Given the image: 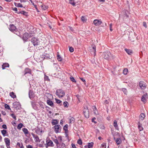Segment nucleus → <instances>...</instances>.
<instances>
[{"label": "nucleus", "instance_id": "nucleus-1", "mask_svg": "<svg viewBox=\"0 0 148 148\" xmlns=\"http://www.w3.org/2000/svg\"><path fill=\"white\" fill-rule=\"evenodd\" d=\"M96 47L95 45H92L90 46L88 48V51L91 53L92 54H93L95 56L96 54Z\"/></svg>", "mask_w": 148, "mask_h": 148}, {"label": "nucleus", "instance_id": "nucleus-2", "mask_svg": "<svg viewBox=\"0 0 148 148\" xmlns=\"http://www.w3.org/2000/svg\"><path fill=\"white\" fill-rule=\"evenodd\" d=\"M56 94L60 98L63 97L65 95L64 91L62 89H58L56 92Z\"/></svg>", "mask_w": 148, "mask_h": 148}, {"label": "nucleus", "instance_id": "nucleus-3", "mask_svg": "<svg viewBox=\"0 0 148 148\" xmlns=\"http://www.w3.org/2000/svg\"><path fill=\"white\" fill-rule=\"evenodd\" d=\"M103 56L104 59L108 60L111 58V54L109 51H106L103 53Z\"/></svg>", "mask_w": 148, "mask_h": 148}, {"label": "nucleus", "instance_id": "nucleus-4", "mask_svg": "<svg viewBox=\"0 0 148 148\" xmlns=\"http://www.w3.org/2000/svg\"><path fill=\"white\" fill-rule=\"evenodd\" d=\"M83 113L85 117L88 118L89 116V112L88 108L87 107H84L83 110Z\"/></svg>", "mask_w": 148, "mask_h": 148}, {"label": "nucleus", "instance_id": "nucleus-5", "mask_svg": "<svg viewBox=\"0 0 148 148\" xmlns=\"http://www.w3.org/2000/svg\"><path fill=\"white\" fill-rule=\"evenodd\" d=\"M46 143L47 145L46 146V147H47V146L51 147H53L54 145L53 142L51 140H50L49 138H47L46 139Z\"/></svg>", "mask_w": 148, "mask_h": 148}, {"label": "nucleus", "instance_id": "nucleus-6", "mask_svg": "<svg viewBox=\"0 0 148 148\" xmlns=\"http://www.w3.org/2000/svg\"><path fill=\"white\" fill-rule=\"evenodd\" d=\"M31 41L33 44L35 46L38 44V40L36 38H33L31 40Z\"/></svg>", "mask_w": 148, "mask_h": 148}, {"label": "nucleus", "instance_id": "nucleus-7", "mask_svg": "<svg viewBox=\"0 0 148 148\" xmlns=\"http://www.w3.org/2000/svg\"><path fill=\"white\" fill-rule=\"evenodd\" d=\"M5 142L7 148H10V139L8 138H4Z\"/></svg>", "mask_w": 148, "mask_h": 148}, {"label": "nucleus", "instance_id": "nucleus-8", "mask_svg": "<svg viewBox=\"0 0 148 148\" xmlns=\"http://www.w3.org/2000/svg\"><path fill=\"white\" fill-rule=\"evenodd\" d=\"M93 23L95 26H98L102 23V22L101 20L95 19Z\"/></svg>", "mask_w": 148, "mask_h": 148}, {"label": "nucleus", "instance_id": "nucleus-9", "mask_svg": "<svg viewBox=\"0 0 148 148\" xmlns=\"http://www.w3.org/2000/svg\"><path fill=\"white\" fill-rule=\"evenodd\" d=\"M139 86L142 89H144L146 88L145 83L143 81H141L139 82Z\"/></svg>", "mask_w": 148, "mask_h": 148}, {"label": "nucleus", "instance_id": "nucleus-10", "mask_svg": "<svg viewBox=\"0 0 148 148\" xmlns=\"http://www.w3.org/2000/svg\"><path fill=\"white\" fill-rule=\"evenodd\" d=\"M9 29L12 32L15 31L16 30V28L15 26L12 24H10L9 26Z\"/></svg>", "mask_w": 148, "mask_h": 148}, {"label": "nucleus", "instance_id": "nucleus-11", "mask_svg": "<svg viewBox=\"0 0 148 148\" xmlns=\"http://www.w3.org/2000/svg\"><path fill=\"white\" fill-rule=\"evenodd\" d=\"M54 127L55 129V131L56 133L59 132L60 130V125H55Z\"/></svg>", "mask_w": 148, "mask_h": 148}, {"label": "nucleus", "instance_id": "nucleus-12", "mask_svg": "<svg viewBox=\"0 0 148 148\" xmlns=\"http://www.w3.org/2000/svg\"><path fill=\"white\" fill-rule=\"evenodd\" d=\"M147 95V93H146L145 94L143 95L141 97V100L144 103H145L147 101L146 98Z\"/></svg>", "mask_w": 148, "mask_h": 148}, {"label": "nucleus", "instance_id": "nucleus-13", "mask_svg": "<svg viewBox=\"0 0 148 148\" xmlns=\"http://www.w3.org/2000/svg\"><path fill=\"white\" fill-rule=\"evenodd\" d=\"M32 135L33 137L34 138L35 142H40V140H39L38 136L35 134H32Z\"/></svg>", "mask_w": 148, "mask_h": 148}, {"label": "nucleus", "instance_id": "nucleus-14", "mask_svg": "<svg viewBox=\"0 0 148 148\" xmlns=\"http://www.w3.org/2000/svg\"><path fill=\"white\" fill-rule=\"evenodd\" d=\"M29 97L30 99L33 98L34 97V93L31 90L29 91Z\"/></svg>", "mask_w": 148, "mask_h": 148}, {"label": "nucleus", "instance_id": "nucleus-15", "mask_svg": "<svg viewBox=\"0 0 148 148\" xmlns=\"http://www.w3.org/2000/svg\"><path fill=\"white\" fill-rule=\"evenodd\" d=\"M113 125L116 129L119 130V128L117 124V122L115 120L114 121Z\"/></svg>", "mask_w": 148, "mask_h": 148}, {"label": "nucleus", "instance_id": "nucleus-16", "mask_svg": "<svg viewBox=\"0 0 148 148\" xmlns=\"http://www.w3.org/2000/svg\"><path fill=\"white\" fill-rule=\"evenodd\" d=\"M13 104L14 107L16 108H19L20 107V105L19 102H14Z\"/></svg>", "mask_w": 148, "mask_h": 148}, {"label": "nucleus", "instance_id": "nucleus-17", "mask_svg": "<svg viewBox=\"0 0 148 148\" xmlns=\"http://www.w3.org/2000/svg\"><path fill=\"white\" fill-rule=\"evenodd\" d=\"M27 73L31 74V71L30 69L28 68H26L25 70L24 75H25Z\"/></svg>", "mask_w": 148, "mask_h": 148}, {"label": "nucleus", "instance_id": "nucleus-18", "mask_svg": "<svg viewBox=\"0 0 148 148\" xmlns=\"http://www.w3.org/2000/svg\"><path fill=\"white\" fill-rule=\"evenodd\" d=\"M2 69H5L6 67H8L9 66V65L7 63H3L2 66Z\"/></svg>", "mask_w": 148, "mask_h": 148}, {"label": "nucleus", "instance_id": "nucleus-19", "mask_svg": "<svg viewBox=\"0 0 148 148\" xmlns=\"http://www.w3.org/2000/svg\"><path fill=\"white\" fill-rule=\"evenodd\" d=\"M47 104L51 107L53 106V102L50 100L49 99L47 101Z\"/></svg>", "mask_w": 148, "mask_h": 148}, {"label": "nucleus", "instance_id": "nucleus-20", "mask_svg": "<svg viewBox=\"0 0 148 148\" xmlns=\"http://www.w3.org/2000/svg\"><path fill=\"white\" fill-rule=\"evenodd\" d=\"M145 117V115L143 113H141L139 116V119L141 120H143Z\"/></svg>", "mask_w": 148, "mask_h": 148}, {"label": "nucleus", "instance_id": "nucleus-21", "mask_svg": "<svg viewBox=\"0 0 148 148\" xmlns=\"http://www.w3.org/2000/svg\"><path fill=\"white\" fill-rule=\"evenodd\" d=\"M28 38V35L27 34H23V39L24 40H26Z\"/></svg>", "mask_w": 148, "mask_h": 148}, {"label": "nucleus", "instance_id": "nucleus-22", "mask_svg": "<svg viewBox=\"0 0 148 148\" xmlns=\"http://www.w3.org/2000/svg\"><path fill=\"white\" fill-rule=\"evenodd\" d=\"M92 109L95 114H98V112L97 110L96 107L95 106H93Z\"/></svg>", "mask_w": 148, "mask_h": 148}, {"label": "nucleus", "instance_id": "nucleus-23", "mask_svg": "<svg viewBox=\"0 0 148 148\" xmlns=\"http://www.w3.org/2000/svg\"><path fill=\"white\" fill-rule=\"evenodd\" d=\"M1 133L4 136H6V134L7 133V131L5 130H3L1 131Z\"/></svg>", "mask_w": 148, "mask_h": 148}, {"label": "nucleus", "instance_id": "nucleus-24", "mask_svg": "<svg viewBox=\"0 0 148 148\" xmlns=\"http://www.w3.org/2000/svg\"><path fill=\"white\" fill-rule=\"evenodd\" d=\"M116 142L117 145H119L121 143V140L119 138H118L116 139Z\"/></svg>", "mask_w": 148, "mask_h": 148}, {"label": "nucleus", "instance_id": "nucleus-25", "mask_svg": "<svg viewBox=\"0 0 148 148\" xmlns=\"http://www.w3.org/2000/svg\"><path fill=\"white\" fill-rule=\"evenodd\" d=\"M58 123V122L57 120L56 119H53L52 120V123L53 125H56Z\"/></svg>", "mask_w": 148, "mask_h": 148}, {"label": "nucleus", "instance_id": "nucleus-26", "mask_svg": "<svg viewBox=\"0 0 148 148\" xmlns=\"http://www.w3.org/2000/svg\"><path fill=\"white\" fill-rule=\"evenodd\" d=\"M10 96L13 98H14L16 97V95H15L13 92H11L10 94Z\"/></svg>", "mask_w": 148, "mask_h": 148}, {"label": "nucleus", "instance_id": "nucleus-27", "mask_svg": "<svg viewBox=\"0 0 148 148\" xmlns=\"http://www.w3.org/2000/svg\"><path fill=\"white\" fill-rule=\"evenodd\" d=\"M69 3L73 6H75L76 3L74 2L73 0H69Z\"/></svg>", "mask_w": 148, "mask_h": 148}, {"label": "nucleus", "instance_id": "nucleus-28", "mask_svg": "<svg viewBox=\"0 0 148 148\" xmlns=\"http://www.w3.org/2000/svg\"><path fill=\"white\" fill-rule=\"evenodd\" d=\"M93 145V143L92 142L88 143V148H92Z\"/></svg>", "mask_w": 148, "mask_h": 148}, {"label": "nucleus", "instance_id": "nucleus-29", "mask_svg": "<svg viewBox=\"0 0 148 148\" xmlns=\"http://www.w3.org/2000/svg\"><path fill=\"white\" fill-rule=\"evenodd\" d=\"M22 130L25 134H27L28 133V131L27 129L23 128L22 129Z\"/></svg>", "mask_w": 148, "mask_h": 148}, {"label": "nucleus", "instance_id": "nucleus-30", "mask_svg": "<svg viewBox=\"0 0 148 148\" xmlns=\"http://www.w3.org/2000/svg\"><path fill=\"white\" fill-rule=\"evenodd\" d=\"M17 145L18 147H19L20 148H24L23 145L22 143H20L18 142L17 143Z\"/></svg>", "mask_w": 148, "mask_h": 148}, {"label": "nucleus", "instance_id": "nucleus-31", "mask_svg": "<svg viewBox=\"0 0 148 148\" xmlns=\"http://www.w3.org/2000/svg\"><path fill=\"white\" fill-rule=\"evenodd\" d=\"M138 128L140 131L143 130V128L141 124H140V123H139V124L138 125Z\"/></svg>", "mask_w": 148, "mask_h": 148}, {"label": "nucleus", "instance_id": "nucleus-32", "mask_svg": "<svg viewBox=\"0 0 148 148\" xmlns=\"http://www.w3.org/2000/svg\"><path fill=\"white\" fill-rule=\"evenodd\" d=\"M23 126V125L21 123H19L17 126V128L18 129H21Z\"/></svg>", "mask_w": 148, "mask_h": 148}, {"label": "nucleus", "instance_id": "nucleus-33", "mask_svg": "<svg viewBox=\"0 0 148 148\" xmlns=\"http://www.w3.org/2000/svg\"><path fill=\"white\" fill-rule=\"evenodd\" d=\"M128 72V69H125L123 71V73L125 75L127 74V73Z\"/></svg>", "mask_w": 148, "mask_h": 148}, {"label": "nucleus", "instance_id": "nucleus-34", "mask_svg": "<svg viewBox=\"0 0 148 148\" xmlns=\"http://www.w3.org/2000/svg\"><path fill=\"white\" fill-rule=\"evenodd\" d=\"M68 125L66 124V125L63 127L64 130L65 131H68Z\"/></svg>", "mask_w": 148, "mask_h": 148}, {"label": "nucleus", "instance_id": "nucleus-35", "mask_svg": "<svg viewBox=\"0 0 148 148\" xmlns=\"http://www.w3.org/2000/svg\"><path fill=\"white\" fill-rule=\"evenodd\" d=\"M81 20L84 22H86L87 19L84 16H82L81 17Z\"/></svg>", "mask_w": 148, "mask_h": 148}, {"label": "nucleus", "instance_id": "nucleus-36", "mask_svg": "<svg viewBox=\"0 0 148 148\" xmlns=\"http://www.w3.org/2000/svg\"><path fill=\"white\" fill-rule=\"evenodd\" d=\"M41 6L42 7V9L44 10H45L46 9H47L48 8V7L47 6H46L44 5H41Z\"/></svg>", "mask_w": 148, "mask_h": 148}, {"label": "nucleus", "instance_id": "nucleus-37", "mask_svg": "<svg viewBox=\"0 0 148 148\" xmlns=\"http://www.w3.org/2000/svg\"><path fill=\"white\" fill-rule=\"evenodd\" d=\"M4 106H5V108L6 109H8V110H10V108L9 106L7 104H5L4 105Z\"/></svg>", "mask_w": 148, "mask_h": 148}, {"label": "nucleus", "instance_id": "nucleus-38", "mask_svg": "<svg viewBox=\"0 0 148 148\" xmlns=\"http://www.w3.org/2000/svg\"><path fill=\"white\" fill-rule=\"evenodd\" d=\"M63 104L65 107H68L69 103L67 101H65L64 102Z\"/></svg>", "mask_w": 148, "mask_h": 148}, {"label": "nucleus", "instance_id": "nucleus-39", "mask_svg": "<svg viewBox=\"0 0 148 148\" xmlns=\"http://www.w3.org/2000/svg\"><path fill=\"white\" fill-rule=\"evenodd\" d=\"M57 57V59L58 60V61H61L62 60V59L60 56L59 55H58Z\"/></svg>", "mask_w": 148, "mask_h": 148}, {"label": "nucleus", "instance_id": "nucleus-40", "mask_svg": "<svg viewBox=\"0 0 148 148\" xmlns=\"http://www.w3.org/2000/svg\"><path fill=\"white\" fill-rule=\"evenodd\" d=\"M70 79L71 80L72 82H76V80H75V79L73 77H70Z\"/></svg>", "mask_w": 148, "mask_h": 148}, {"label": "nucleus", "instance_id": "nucleus-41", "mask_svg": "<svg viewBox=\"0 0 148 148\" xmlns=\"http://www.w3.org/2000/svg\"><path fill=\"white\" fill-rule=\"evenodd\" d=\"M69 50L71 52H72L74 51V49L72 47H70L69 48Z\"/></svg>", "mask_w": 148, "mask_h": 148}, {"label": "nucleus", "instance_id": "nucleus-42", "mask_svg": "<svg viewBox=\"0 0 148 148\" xmlns=\"http://www.w3.org/2000/svg\"><path fill=\"white\" fill-rule=\"evenodd\" d=\"M74 119L73 118H72L70 120V123H72L74 122Z\"/></svg>", "mask_w": 148, "mask_h": 148}, {"label": "nucleus", "instance_id": "nucleus-43", "mask_svg": "<svg viewBox=\"0 0 148 148\" xmlns=\"http://www.w3.org/2000/svg\"><path fill=\"white\" fill-rule=\"evenodd\" d=\"M55 100L56 102L58 104H59L62 102V101L59 99H55Z\"/></svg>", "mask_w": 148, "mask_h": 148}, {"label": "nucleus", "instance_id": "nucleus-44", "mask_svg": "<svg viewBox=\"0 0 148 148\" xmlns=\"http://www.w3.org/2000/svg\"><path fill=\"white\" fill-rule=\"evenodd\" d=\"M77 143L79 145H82V140L80 139H79L78 140Z\"/></svg>", "mask_w": 148, "mask_h": 148}, {"label": "nucleus", "instance_id": "nucleus-45", "mask_svg": "<svg viewBox=\"0 0 148 148\" xmlns=\"http://www.w3.org/2000/svg\"><path fill=\"white\" fill-rule=\"evenodd\" d=\"M53 141L54 142L56 143L57 145L59 144L58 141L57 139H55L53 140Z\"/></svg>", "mask_w": 148, "mask_h": 148}, {"label": "nucleus", "instance_id": "nucleus-46", "mask_svg": "<svg viewBox=\"0 0 148 148\" xmlns=\"http://www.w3.org/2000/svg\"><path fill=\"white\" fill-rule=\"evenodd\" d=\"M60 148H66L65 144L63 143H62L61 144V146Z\"/></svg>", "mask_w": 148, "mask_h": 148}, {"label": "nucleus", "instance_id": "nucleus-47", "mask_svg": "<svg viewBox=\"0 0 148 148\" xmlns=\"http://www.w3.org/2000/svg\"><path fill=\"white\" fill-rule=\"evenodd\" d=\"M122 90L123 92H124L125 94H126V93L127 92V90L125 88H123L122 89Z\"/></svg>", "mask_w": 148, "mask_h": 148}, {"label": "nucleus", "instance_id": "nucleus-48", "mask_svg": "<svg viewBox=\"0 0 148 148\" xmlns=\"http://www.w3.org/2000/svg\"><path fill=\"white\" fill-rule=\"evenodd\" d=\"M45 79L46 80L49 81V79L47 75H45Z\"/></svg>", "mask_w": 148, "mask_h": 148}, {"label": "nucleus", "instance_id": "nucleus-49", "mask_svg": "<svg viewBox=\"0 0 148 148\" xmlns=\"http://www.w3.org/2000/svg\"><path fill=\"white\" fill-rule=\"evenodd\" d=\"M11 116L15 120H16V116L13 114H12Z\"/></svg>", "mask_w": 148, "mask_h": 148}, {"label": "nucleus", "instance_id": "nucleus-50", "mask_svg": "<svg viewBox=\"0 0 148 148\" xmlns=\"http://www.w3.org/2000/svg\"><path fill=\"white\" fill-rule=\"evenodd\" d=\"M125 50L129 55L130 54V50L129 49H125Z\"/></svg>", "mask_w": 148, "mask_h": 148}, {"label": "nucleus", "instance_id": "nucleus-51", "mask_svg": "<svg viewBox=\"0 0 148 148\" xmlns=\"http://www.w3.org/2000/svg\"><path fill=\"white\" fill-rule=\"evenodd\" d=\"M19 13L23 14L24 15H25L26 14H27L26 12H25L24 11H21V12H19Z\"/></svg>", "mask_w": 148, "mask_h": 148}, {"label": "nucleus", "instance_id": "nucleus-52", "mask_svg": "<svg viewBox=\"0 0 148 148\" xmlns=\"http://www.w3.org/2000/svg\"><path fill=\"white\" fill-rule=\"evenodd\" d=\"M17 6L19 7H23L22 5L20 3H18Z\"/></svg>", "mask_w": 148, "mask_h": 148}, {"label": "nucleus", "instance_id": "nucleus-53", "mask_svg": "<svg viewBox=\"0 0 148 148\" xmlns=\"http://www.w3.org/2000/svg\"><path fill=\"white\" fill-rule=\"evenodd\" d=\"M2 127H3V129H7V126L5 125L4 124V125H3L2 126Z\"/></svg>", "mask_w": 148, "mask_h": 148}, {"label": "nucleus", "instance_id": "nucleus-54", "mask_svg": "<svg viewBox=\"0 0 148 148\" xmlns=\"http://www.w3.org/2000/svg\"><path fill=\"white\" fill-rule=\"evenodd\" d=\"M112 24L111 23L110 25V30L111 31H112Z\"/></svg>", "mask_w": 148, "mask_h": 148}, {"label": "nucleus", "instance_id": "nucleus-55", "mask_svg": "<svg viewBox=\"0 0 148 148\" xmlns=\"http://www.w3.org/2000/svg\"><path fill=\"white\" fill-rule=\"evenodd\" d=\"M143 26H144L146 28L147 27L146 23L145 22H143Z\"/></svg>", "mask_w": 148, "mask_h": 148}, {"label": "nucleus", "instance_id": "nucleus-56", "mask_svg": "<svg viewBox=\"0 0 148 148\" xmlns=\"http://www.w3.org/2000/svg\"><path fill=\"white\" fill-rule=\"evenodd\" d=\"M101 147L102 148H106V146L105 144H103L101 145Z\"/></svg>", "mask_w": 148, "mask_h": 148}, {"label": "nucleus", "instance_id": "nucleus-57", "mask_svg": "<svg viewBox=\"0 0 148 148\" xmlns=\"http://www.w3.org/2000/svg\"><path fill=\"white\" fill-rule=\"evenodd\" d=\"M95 119H96V118L95 117H94L92 119V122H94V123H95V124H96L97 123L95 121H94V120Z\"/></svg>", "mask_w": 148, "mask_h": 148}, {"label": "nucleus", "instance_id": "nucleus-58", "mask_svg": "<svg viewBox=\"0 0 148 148\" xmlns=\"http://www.w3.org/2000/svg\"><path fill=\"white\" fill-rule=\"evenodd\" d=\"M27 148H33L32 146L30 145H29L26 146Z\"/></svg>", "mask_w": 148, "mask_h": 148}, {"label": "nucleus", "instance_id": "nucleus-59", "mask_svg": "<svg viewBox=\"0 0 148 148\" xmlns=\"http://www.w3.org/2000/svg\"><path fill=\"white\" fill-rule=\"evenodd\" d=\"M80 79L84 83L86 82L85 79L83 78H80Z\"/></svg>", "mask_w": 148, "mask_h": 148}, {"label": "nucleus", "instance_id": "nucleus-60", "mask_svg": "<svg viewBox=\"0 0 148 148\" xmlns=\"http://www.w3.org/2000/svg\"><path fill=\"white\" fill-rule=\"evenodd\" d=\"M71 146L73 148H76L75 145L73 143L71 144Z\"/></svg>", "mask_w": 148, "mask_h": 148}, {"label": "nucleus", "instance_id": "nucleus-61", "mask_svg": "<svg viewBox=\"0 0 148 148\" xmlns=\"http://www.w3.org/2000/svg\"><path fill=\"white\" fill-rule=\"evenodd\" d=\"M13 10L16 11L17 12V9L16 8H13Z\"/></svg>", "mask_w": 148, "mask_h": 148}, {"label": "nucleus", "instance_id": "nucleus-62", "mask_svg": "<svg viewBox=\"0 0 148 148\" xmlns=\"http://www.w3.org/2000/svg\"><path fill=\"white\" fill-rule=\"evenodd\" d=\"M20 2L21 3L22 2H26V1L24 0H20Z\"/></svg>", "mask_w": 148, "mask_h": 148}, {"label": "nucleus", "instance_id": "nucleus-63", "mask_svg": "<svg viewBox=\"0 0 148 148\" xmlns=\"http://www.w3.org/2000/svg\"><path fill=\"white\" fill-rule=\"evenodd\" d=\"M108 103V101L107 100H106L105 101V104H107Z\"/></svg>", "mask_w": 148, "mask_h": 148}, {"label": "nucleus", "instance_id": "nucleus-64", "mask_svg": "<svg viewBox=\"0 0 148 148\" xmlns=\"http://www.w3.org/2000/svg\"><path fill=\"white\" fill-rule=\"evenodd\" d=\"M102 129H104V127L103 125L101 126V127H100Z\"/></svg>", "mask_w": 148, "mask_h": 148}]
</instances>
